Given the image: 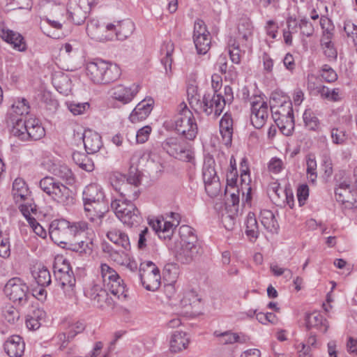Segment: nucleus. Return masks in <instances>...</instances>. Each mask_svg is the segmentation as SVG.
I'll return each instance as SVG.
<instances>
[{
  "label": "nucleus",
  "instance_id": "1",
  "mask_svg": "<svg viewBox=\"0 0 357 357\" xmlns=\"http://www.w3.org/2000/svg\"><path fill=\"white\" fill-rule=\"evenodd\" d=\"M89 229L88 223L84 221H79L71 224L64 220H54L52 222L49 228V234L51 239L56 244H68V241L73 235H80L87 232Z\"/></svg>",
  "mask_w": 357,
  "mask_h": 357
},
{
  "label": "nucleus",
  "instance_id": "2",
  "mask_svg": "<svg viewBox=\"0 0 357 357\" xmlns=\"http://www.w3.org/2000/svg\"><path fill=\"white\" fill-rule=\"evenodd\" d=\"M40 188L52 200L63 206L74 204L73 192L65 185L52 176H45L39 182Z\"/></svg>",
  "mask_w": 357,
  "mask_h": 357
},
{
  "label": "nucleus",
  "instance_id": "3",
  "mask_svg": "<svg viewBox=\"0 0 357 357\" xmlns=\"http://www.w3.org/2000/svg\"><path fill=\"white\" fill-rule=\"evenodd\" d=\"M174 129L189 140H193L197 134L198 127L192 112L185 102L178 107V113L174 118Z\"/></svg>",
  "mask_w": 357,
  "mask_h": 357
},
{
  "label": "nucleus",
  "instance_id": "4",
  "mask_svg": "<svg viewBox=\"0 0 357 357\" xmlns=\"http://www.w3.org/2000/svg\"><path fill=\"white\" fill-rule=\"evenodd\" d=\"M111 183L114 189L124 198L123 201L132 202L138 198L140 179L136 173L132 174L130 172L126 178L121 174L114 176L111 178Z\"/></svg>",
  "mask_w": 357,
  "mask_h": 357
},
{
  "label": "nucleus",
  "instance_id": "5",
  "mask_svg": "<svg viewBox=\"0 0 357 357\" xmlns=\"http://www.w3.org/2000/svg\"><path fill=\"white\" fill-rule=\"evenodd\" d=\"M111 208L118 218L125 225L136 227L142 222V217L136 206L132 202L115 199L111 203Z\"/></svg>",
  "mask_w": 357,
  "mask_h": 357
},
{
  "label": "nucleus",
  "instance_id": "6",
  "mask_svg": "<svg viewBox=\"0 0 357 357\" xmlns=\"http://www.w3.org/2000/svg\"><path fill=\"white\" fill-rule=\"evenodd\" d=\"M53 268L56 280L63 289L66 296L69 298L75 297L76 280L70 264L66 260H63L62 262L56 261Z\"/></svg>",
  "mask_w": 357,
  "mask_h": 357
},
{
  "label": "nucleus",
  "instance_id": "7",
  "mask_svg": "<svg viewBox=\"0 0 357 357\" xmlns=\"http://www.w3.org/2000/svg\"><path fill=\"white\" fill-rule=\"evenodd\" d=\"M100 273L105 288L117 298H126V287L116 271L107 264H102L100 266Z\"/></svg>",
  "mask_w": 357,
  "mask_h": 357
},
{
  "label": "nucleus",
  "instance_id": "8",
  "mask_svg": "<svg viewBox=\"0 0 357 357\" xmlns=\"http://www.w3.org/2000/svg\"><path fill=\"white\" fill-rule=\"evenodd\" d=\"M98 1L99 0H69L66 10L68 19L77 25L82 24Z\"/></svg>",
  "mask_w": 357,
  "mask_h": 357
},
{
  "label": "nucleus",
  "instance_id": "9",
  "mask_svg": "<svg viewBox=\"0 0 357 357\" xmlns=\"http://www.w3.org/2000/svg\"><path fill=\"white\" fill-rule=\"evenodd\" d=\"M6 296L13 303L24 305L31 297L27 284L20 278L10 279L4 287Z\"/></svg>",
  "mask_w": 357,
  "mask_h": 357
},
{
  "label": "nucleus",
  "instance_id": "10",
  "mask_svg": "<svg viewBox=\"0 0 357 357\" xmlns=\"http://www.w3.org/2000/svg\"><path fill=\"white\" fill-rule=\"evenodd\" d=\"M139 271L142 284L146 290L154 291L160 287L161 276L155 264L151 261H143Z\"/></svg>",
  "mask_w": 357,
  "mask_h": 357
},
{
  "label": "nucleus",
  "instance_id": "11",
  "mask_svg": "<svg viewBox=\"0 0 357 357\" xmlns=\"http://www.w3.org/2000/svg\"><path fill=\"white\" fill-rule=\"evenodd\" d=\"M162 146L169 155L178 160L190 162L193 158L192 151L189 146L177 138H167Z\"/></svg>",
  "mask_w": 357,
  "mask_h": 357
},
{
  "label": "nucleus",
  "instance_id": "12",
  "mask_svg": "<svg viewBox=\"0 0 357 357\" xmlns=\"http://www.w3.org/2000/svg\"><path fill=\"white\" fill-rule=\"evenodd\" d=\"M225 106L222 96L220 93H217L215 91L213 93H205L202 100L199 103L197 109L208 116L213 114L215 117H218L222 112Z\"/></svg>",
  "mask_w": 357,
  "mask_h": 357
},
{
  "label": "nucleus",
  "instance_id": "13",
  "mask_svg": "<svg viewBox=\"0 0 357 357\" xmlns=\"http://www.w3.org/2000/svg\"><path fill=\"white\" fill-rule=\"evenodd\" d=\"M202 176L206 190L208 192L212 191L213 195L215 194L220 189V183L215 169V161L213 158H208L204 161Z\"/></svg>",
  "mask_w": 357,
  "mask_h": 357
},
{
  "label": "nucleus",
  "instance_id": "14",
  "mask_svg": "<svg viewBox=\"0 0 357 357\" xmlns=\"http://www.w3.org/2000/svg\"><path fill=\"white\" fill-rule=\"evenodd\" d=\"M84 208L86 217L95 226L99 227L102 224L105 213L107 211V203L105 201L85 203Z\"/></svg>",
  "mask_w": 357,
  "mask_h": 357
},
{
  "label": "nucleus",
  "instance_id": "15",
  "mask_svg": "<svg viewBox=\"0 0 357 357\" xmlns=\"http://www.w3.org/2000/svg\"><path fill=\"white\" fill-rule=\"evenodd\" d=\"M268 116V107L266 102L259 98L251 103L250 120L253 126L257 129L263 127Z\"/></svg>",
  "mask_w": 357,
  "mask_h": 357
},
{
  "label": "nucleus",
  "instance_id": "16",
  "mask_svg": "<svg viewBox=\"0 0 357 357\" xmlns=\"http://www.w3.org/2000/svg\"><path fill=\"white\" fill-rule=\"evenodd\" d=\"M203 252L199 244L180 245L175 250L177 260L183 264H190L197 259Z\"/></svg>",
  "mask_w": 357,
  "mask_h": 357
},
{
  "label": "nucleus",
  "instance_id": "17",
  "mask_svg": "<svg viewBox=\"0 0 357 357\" xmlns=\"http://www.w3.org/2000/svg\"><path fill=\"white\" fill-rule=\"evenodd\" d=\"M135 30V24L130 20L118 22L116 24L108 23L106 24V32L115 35L118 40H123L131 36Z\"/></svg>",
  "mask_w": 357,
  "mask_h": 357
},
{
  "label": "nucleus",
  "instance_id": "18",
  "mask_svg": "<svg viewBox=\"0 0 357 357\" xmlns=\"http://www.w3.org/2000/svg\"><path fill=\"white\" fill-rule=\"evenodd\" d=\"M277 96L274 95L270 99L271 111L273 120L279 117L280 119H285V117L294 116L292 104L290 100H287V98H283L280 105L276 102Z\"/></svg>",
  "mask_w": 357,
  "mask_h": 357
},
{
  "label": "nucleus",
  "instance_id": "19",
  "mask_svg": "<svg viewBox=\"0 0 357 357\" xmlns=\"http://www.w3.org/2000/svg\"><path fill=\"white\" fill-rule=\"evenodd\" d=\"M153 100L144 99L139 102L129 116V120L132 123H137L145 120L153 109Z\"/></svg>",
  "mask_w": 357,
  "mask_h": 357
},
{
  "label": "nucleus",
  "instance_id": "20",
  "mask_svg": "<svg viewBox=\"0 0 357 357\" xmlns=\"http://www.w3.org/2000/svg\"><path fill=\"white\" fill-rule=\"evenodd\" d=\"M139 85L136 84H132L130 86L121 84L116 86L112 89V97L123 104H127L130 102L139 92Z\"/></svg>",
  "mask_w": 357,
  "mask_h": 357
},
{
  "label": "nucleus",
  "instance_id": "21",
  "mask_svg": "<svg viewBox=\"0 0 357 357\" xmlns=\"http://www.w3.org/2000/svg\"><path fill=\"white\" fill-rule=\"evenodd\" d=\"M107 291L106 288L103 289L98 286H94L91 289L90 298L98 307L103 309L114 307L115 301L109 296Z\"/></svg>",
  "mask_w": 357,
  "mask_h": 357
},
{
  "label": "nucleus",
  "instance_id": "22",
  "mask_svg": "<svg viewBox=\"0 0 357 357\" xmlns=\"http://www.w3.org/2000/svg\"><path fill=\"white\" fill-rule=\"evenodd\" d=\"M0 37L20 52L26 50V45L22 36L4 26L0 28Z\"/></svg>",
  "mask_w": 357,
  "mask_h": 357
},
{
  "label": "nucleus",
  "instance_id": "23",
  "mask_svg": "<svg viewBox=\"0 0 357 357\" xmlns=\"http://www.w3.org/2000/svg\"><path fill=\"white\" fill-rule=\"evenodd\" d=\"M86 31L89 36L97 40L101 41L112 39V33L106 32V24L100 25L97 20L89 21Z\"/></svg>",
  "mask_w": 357,
  "mask_h": 357
},
{
  "label": "nucleus",
  "instance_id": "24",
  "mask_svg": "<svg viewBox=\"0 0 357 357\" xmlns=\"http://www.w3.org/2000/svg\"><path fill=\"white\" fill-rule=\"evenodd\" d=\"M105 62L103 60H97L86 63V75L95 84H102L103 73L105 72Z\"/></svg>",
  "mask_w": 357,
  "mask_h": 357
},
{
  "label": "nucleus",
  "instance_id": "25",
  "mask_svg": "<svg viewBox=\"0 0 357 357\" xmlns=\"http://www.w3.org/2000/svg\"><path fill=\"white\" fill-rule=\"evenodd\" d=\"M3 346L6 353L10 357H22L25 348L24 342L19 335L8 337Z\"/></svg>",
  "mask_w": 357,
  "mask_h": 357
},
{
  "label": "nucleus",
  "instance_id": "26",
  "mask_svg": "<svg viewBox=\"0 0 357 357\" xmlns=\"http://www.w3.org/2000/svg\"><path fill=\"white\" fill-rule=\"evenodd\" d=\"M82 138L85 150L88 154L97 153L102 146L101 137L91 130H85Z\"/></svg>",
  "mask_w": 357,
  "mask_h": 357
},
{
  "label": "nucleus",
  "instance_id": "27",
  "mask_svg": "<svg viewBox=\"0 0 357 357\" xmlns=\"http://www.w3.org/2000/svg\"><path fill=\"white\" fill-rule=\"evenodd\" d=\"M220 132L222 143L226 146L231 144L233 135V120L231 114L225 113L220 121Z\"/></svg>",
  "mask_w": 357,
  "mask_h": 357
},
{
  "label": "nucleus",
  "instance_id": "28",
  "mask_svg": "<svg viewBox=\"0 0 357 357\" xmlns=\"http://www.w3.org/2000/svg\"><path fill=\"white\" fill-rule=\"evenodd\" d=\"M174 50V45L171 40L165 41L160 48L161 63L164 66L165 74L168 77L172 75V53Z\"/></svg>",
  "mask_w": 357,
  "mask_h": 357
},
{
  "label": "nucleus",
  "instance_id": "29",
  "mask_svg": "<svg viewBox=\"0 0 357 357\" xmlns=\"http://www.w3.org/2000/svg\"><path fill=\"white\" fill-rule=\"evenodd\" d=\"M48 171L54 176L66 181L68 184H72L75 182L73 173L66 165L52 163L49 165Z\"/></svg>",
  "mask_w": 357,
  "mask_h": 357
},
{
  "label": "nucleus",
  "instance_id": "30",
  "mask_svg": "<svg viewBox=\"0 0 357 357\" xmlns=\"http://www.w3.org/2000/svg\"><path fill=\"white\" fill-rule=\"evenodd\" d=\"M354 192V191L351 185L344 181L340 183L339 186L335 188V194L336 200L342 204H352L356 200Z\"/></svg>",
  "mask_w": 357,
  "mask_h": 357
},
{
  "label": "nucleus",
  "instance_id": "31",
  "mask_svg": "<svg viewBox=\"0 0 357 357\" xmlns=\"http://www.w3.org/2000/svg\"><path fill=\"white\" fill-rule=\"evenodd\" d=\"M26 131L24 134V140L29 139L38 140L45 136V132L44 128L39 123L38 120L30 119L26 122Z\"/></svg>",
  "mask_w": 357,
  "mask_h": 357
},
{
  "label": "nucleus",
  "instance_id": "32",
  "mask_svg": "<svg viewBox=\"0 0 357 357\" xmlns=\"http://www.w3.org/2000/svg\"><path fill=\"white\" fill-rule=\"evenodd\" d=\"M47 22L50 28L42 26L43 33L47 36L54 38L59 39L65 36L63 32V24L65 22L52 20H43Z\"/></svg>",
  "mask_w": 357,
  "mask_h": 357
},
{
  "label": "nucleus",
  "instance_id": "33",
  "mask_svg": "<svg viewBox=\"0 0 357 357\" xmlns=\"http://www.w3.org/2000/svg\"><path fill=\"white\" fill-rule=\"evenodd\" d=\"M190 340L187 334L181 331H175L171 336L169 348L171 351L176 353L188 347Z\"/></svg>",
  "mask_w": 357,
  "mask_h": 357
},
{
  "label": "nucleus",
  "instance_id": "34",
  "mask_svg": "<svg viewBox=\"0 0 357 357\" xmlns=\"http://www.w3.org/2000/svg\"><path fill=\"white\" fill-rule=\"evenodd\" d=\"M305 324L308 329L316 328L324 333L328 331L329 327L326 320L324 318V317L317 312L306 315Z\"/></svg>",
  "mask_w": 357,
  "mask_h": 357
},
{
  "label": "nucleus",
  "instance_id": "35",
  "mask_svg": "<svg viewBox=\"0 0 357 357\" xmlns=\"http://www.w3.org/2000/svg\"><path fill=\"white\" fill-rule=\"evenodd\" d=\"M107 238L117 246L125 250H129L130 243L128 235L119 229H112L107 232Z\"/></svg>",
  "mask_w": 357,
  "mask_h": 357
},
{
  "label": "nucleus",
  "instance_id": "36",
  "mask_svg": "<svg viewBox=\"0 0 357 357\" xmlns=\"http://www.w3.org/2000/svg\"><path fill=\"white\" fill-rule=\"evenodd\" d=\"M84 204L105 201L102 190L95 184H91L86 187L83 192Z\"/></svg>",
  "mask_w": 357,
  "mask_h": 357
},
{
  "label": "nucleus",
  "instance_id": "37",
  "mask_svg": "<svg viewBox=\"0 0 357 357\" xmlns=\"http://www.w3.org/2000/svg\"><path fill=\"white\" fill-rule=\"evenodd\" d=\"M67 245L69 250L80 255H89L92 252V241L88 236H85L84 240H81L80 242H70Z\"/></svg>",
  "mask_w": 357,
  "mask_h": 357
},
{
  "label": "nucleus",
  "instance_id": "38",
  "mask_svg": "<svg viewBox=\"0 0 357 357\" xmlns=\"http://www.w3.org/2000/svg\"><path fill=\"white\" fill-rule=\"evenodd\" d=\"M259 218L261 225L268 231L271 233L277 231L278 224L272 211L266 209L261 210Z\"/></svg>",
  "mask_w": 357,
  "mask_h": 357
},
{
  "label": "nucleus",
  "instance_id": "39",
  "mask_svg": "<svg viewBox=\"0 0 357 357\" xmlns=\"http://www.w3.org/2000/svg\"><path fill=\"white\" fill-rule=\"evenodd\" d=\"M10 123H12L11 133L13 135L18 137L21 140H24V134L26 133L27 127V120L22 117L16 118L14 115L10 117Z\"/></svg>",
  "mask_w": 357,
  "mask_h": 357
},
{
  "label": "nucleus",
  "instance_id": "40",
  "mask_svg": "<svg viewBox=\"0 0 357 357\" xmlns=\"http://www.w3.org/2000/svg\"><path fill=\"white\" fill-rule=\"evenodd\" d=\"M179 234L181 238L180 245L199 244L194 229L188 225L181 226Z\"/></svg>",
  "mask_w": 357,
  "mask_h": 357
},
{
  "label": "nucleus",
  "instance_id": "41",
  "mask_svg": "<svg viewBox=\"0 0 357 357\" xmlns=\"http://www.w3.org/2000/svg\"><path fill=\"white\" fill-rule=\"evenodd\" d=\"M105 72L103 73L102 84H107L118 79L121 75V70L116 64L105 61Z\"/></svg>",
  "mask_w": 357,
  "mask_h": 357
},
{
  "label": "nucleus",
  "instance_id": "42",
  "mask_svg": "<svg viewBox=\"0 0 357 357\" xmlns=\"http://www.w3.org/2000/svg\"><path fill=\"white\" fill-rule=\"evenodd\" d=\"M73 160L75 163L83 170L91 172L94 169L93 161L84 153L75 151L73 153Z\"/></svg>",
  "mask_w": 357,
  "mask_h": 357
},
{
  "label": "nucleus",
  "instance_id": "43",
  "mask_svg": "<svg viewBox=\"0 0 357 357\" xmlns=\"http://www.w3.org/2000/svg\"><path fill=\"white\" fill-rule=\"evenodd\" d=\"M245 234L250 239L255 240L259 236L258 224L253 213H249L247 216Z\"/></svg>",
  "mask_w": 357,
  "mask_h": 357
},
{
  "label": "nucleus",
  "instance_id": "44",
  "mask_svg": "<svg viewBox=\"0 0 357 357\" xmlns=\"http://www.w3.org/2000/svg\"><path fill=\"white\" fill-rule=\"evenodd\" d=\"M281 132L286 136L292 135L294 130V116L285 117V119H280L279 117L274 120Z\"/></svg>",
  "mask_w": 357,
  "mask_h": 357
},
{
  "label": "nucleus",
  "instance_id": "45",
  "mask_svg": "<svg viewBox=\"0 0 357 357\" xmlns=\"http://www.w3.org/2000/svg\"><path fill=\"white\" fill-rule=\"evenodd\" d=\"M33 276L40 287H46L51 283L50 271L45 266L38 267L37 271L33 272Z\"/></svg>",
  "mask_w": 357,
  "mask_h": 357
},
{
  "label": "nucleus",
  "instance_id": "46",
  "mask_svg": "<svg viewBox=\"0 0 357 357\" xmlns=\"http://www.w3.org/2000/svg\"><path fill=\"white\" fill-rule=\"evenodd\" d=\"M66 11L63 8L52 5L47 8L46 15H44L43 20H52L66 22Z\"/></svg>",
  "mask_w": 357,
  "mask_h": 357
},
{
  "label": "nucleus",
  "instance_id": "47",
  "mask_svg": "<svg viewBox=\"0 0 357 357\" xmlns=\"http://www.w3.org/2000/svg\"><path fill=\"white\" fill-rule=\"evenodd\" d=\"M331 38V37L330 36H324L321 40V45L324 50L325 56L330 61H334L337 58V52L332 43Z\"/></svg>",
  "mask_w": 357,
  "mask_h": 357
},
{
  "label": "nucleus",
  "instance_id": "48",
  "mask_svg": "<svg viewBox=\"0 0 357 357\" xmlns=\"http://www.w3.org/2000/svg\"><path fill=\"white\" fill-rule=\"evenodd\" d=\"M29 112V106L28 105L26 100L23 98L22 100H17L13 104L10 117H11L12 115H14L16 118H24V115L27 114Z\"/></svg>",
  "mask_w": 357,
  "mask_h": 357
},
{
  "label": "nucleus",
  "instance_id": "49",
  "mask_svg": "<svg viewBox=\"0 0 357 357\" xmlns=\"http://www.w3.org/2000/svg\"><path fill=\"white\" fill-rule=\"evenodd\" d=\"M252 25L250 20L241 19L238 24V32L239 36L242 37V39L245 41H248V39L252 35Z\"/></svg>",
  "mask_w": 357,
  "mask_h": 357
},
{
  "label": "nucleus",
  "instance_id": "50",
  "mask_svg": "<svg viewBox=\"0 0 357 357\" xmlns=\"http://www.w3.org/2000/svg\"><path fill=\"white\" fill-rule=\"evenodd\" d=\"M44 312L40 309L33 311V314L28 315L26 319V327L29 330H37L40 326V319L43 317Z\"/></svg>",
  "mask_w": 357,
  "mask_h": 357
},
{
  "label": "nucleus",
  "instance_id": "51",
  "mask_svg": "<svg viewBox=\"0 0 357 357\" xmlns=\"http://www.w3.org/2000/svg\"><path fill=\"white\" fill-rule=\"evenodd\" d=\"M305 127L310 130H318L319 128V121L311 109H306L303 115Z\"/></svg>",
  "mask_w": 357,
  "mask_h": 357
},
{
  "label": "nucleus",
  "instance_id": "52",
  "mask_svg": "<svg viewBox=\"0 0 357 357\" xmlns=\"http://www.w3.org/2000/svg\"><path fill=\"white\" fill-rule=\"evenodd\" d=\"M214 335L219 338V342L224 344H233L235 342H243L245 339L241 340L240 336L234 333L226 331L224 333H218L215 331Z\"/></svg>",
  "mask_w": 357,
  "mask_h": 357
},
{
  "label": "nucleus",
  "instance_id": "53",
  "mask_svg": "<svg viewBox=\"0 0 357 357\" xmlns=\"http://www.w3.org/2000/svg\"><path fill=\"white\" fill-rule=\"evenodd\" d=\"M196 292L193 290L188 291L184 293L183 298L180 301L181 307L188 308V307L195 305L200 302Z\"/></svg>",
  "mask_w": 357,
  "mask_h": 357
},
{
  "label": "nucleus",
  "instance_id": "54",
  "mask_svg": "<svg viewBox=\"0 0 357 357\" xmlns=\"http://www.w3.org/2000/svg\"><path fill=\"white\" fill-rule=\"evenodd\" d=\"M193 39L197 53L199 54H205L210 48L211 43L210 35L202 36Z\"/></svg>",
  "mask_w": 357,
  "mask_h": 357
},
{
  "label": "nucleus",
  "instance_id": "55",
  "mask_svg": "<svg viewBox=\"0 0 357 357\" xmlns=\"http://www.w3.org/2000/svg\"><path fill=\"white\" fill-rule=\"evenodd\" d=\"M85 328L86 324L83 321H76L70 323L66 328V331L68 335V338H72L73 340L77 335L82 333Z\"/></svg>",
  "mask_w": 357,
  "mask_h": 357
},
{
  "label": "nucleus",
  "instance_id": "56",
  "mask_svg": "<svg viewBox=\"0 0 357 357\" xmlns=\"http://www.w3.org/2000/svg\"><path fill=\"white\" fill-rule=\"evenodd\" d=\"M320 75L326 82H334L337 79V74L336 72L327 64L321 66L320 70Z\"/></svg>",
  "mask_w": 357,
  "mask_h": 357
},
{
  "label": "nucleus",
  "instance_id": "57",
  "mask_svg": "<svg viewBox=\"0 0 357 357\" xmlns=\"http://www.w3.org/2000/svg\"><path fill=\"white\" fill-rule=\"evenodd\" d=\"M128 250H116L111 249L109 252V257L112 260L120 265H124L129 260L128 255L127 254Z\"/></svg>",
  "mask_w": 357,
  "mask_h": 357
},
{
  "label": "nucleus",
  "instance_id": "58",
  "mask_svg": "<svg viewBox=\"0 0 357 357\" xmlns=\"http://www.w3.org/2000/svg\"><path fill=\"white\" fill-rule=\"evenodd\" d=\"M344 31L347 36L352 40L354 45L357 46V25L352 21L347 20L344 22Z\"/></svg>",
  "mask_w": 357,
  "mask_h": 357
},
{
  "label": "nucleus",
  "instance_id": "59",
  "mask_svg": "<svg viewBox=\"0 0 357 357\" xmlns=\"http://www.w3.org/2000/svg\"><path fill=\"white\" fill-rule=\"evenodd\" d=\"M68 107L74 115H79L84 113L89 108V104L88 102H71L68 104Z\"/></svg>",
  "mask_w": 357,
  "mask_h": 357
},
{
  "label": "nucleus",
  "instance_id": "60",
  "mask_svg": "<svg viewBox=\"0 0 357 357\" xmlns=\"http://www.w3.org/2000/svg\"><path fill=\"white\" fill-rule=\"evenodd\" d=\"M299 27L302 34L307 37L312 36L314 33V25L308 19H301L299 22Z\"/></svg>",
  "mask_w": 357,
  "mask_h": 357
},
{
  "label": "nucleus",
  "instance_id": "61",
  "mask_svg": "<svg viewBox=\"0 0 357 357\" xmlns=\"http://www.w3.org/2000/svg\"><path fill=\"white\" fill-rule=\"evenodd\" d=\"M188 99L190 105L192 107H199V103L201 102L199 96L197 95V89L196 86L191 85L187 90Z\"/></svg>",
  "mask_w": 357,
  "mask_h": 357
},
{
  "label": "nucleus",
  "instance_id": "62",
  "mask_svg": "<svg viewBox=\"0 0 357 357\" xmlns=\"http://www.w3.org/2000/svg\"><path fill=\"white\" fill-rule=\"evenodd\" d=\"M256 319L262 324H268V323L275 324L278 321L276 316L272 312H258L256 314Z\"/></svg>",
  "mask_w": 357,
  "mask_h": 357
},
{
  "label": "nucleus",
  "instance_id": "63",
  "mask_svg": "<svg viewBox=\"0 0 357 357\" xmlns=\"http://www.w3.org/2000/svg\"><path fill=\"white\" fill-rule=\"evenodd\" d=\"M331 135L333 142L336 144H344L347 139L345 131L342 129L332 128Z\"/></svg>",
  "mask_w": 357,
  "mask_h": 357
},
{
  "label": "nucleus",
  "instance_id": "64",
  "mask_svg": "<svg viewBox=\"0 0 357 357\" xmlns=\"http://www.w3.org/2000/svg\"><path fill=\"white\" fill-rule=\"evenodd\" d=\"M206 35H210V33L206 29L204 22L202 20H196L194 25L193 38Z\"/></svg>",
  "mask_w": 357,
  "mask_h": 357
}]
</instances>
